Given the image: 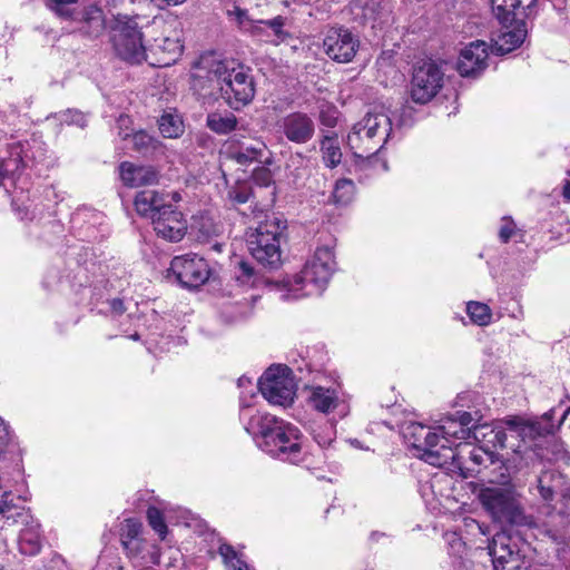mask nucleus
I'll list each match as a JSON object with an SVG mask.
<instances>
[{"label": "nucleus", "instance_id": "obj_43", "mask_svg": "<svg viewBox=\"0 0 570 570\" xmlns=\"http://www.w3.org/2000/svg\"><path fill=\"white\" fill-rule=\"evenodd\" d=\"M158 48L167 55V57L164 58L165 66L175 62L183 52V45L178 39L164 38L161 45H158Z\"/></svg>", "mask_w": 570, "mask_h": 570}, {"label": "nucleus", "instance_id": "obj_59", "mask_svg": "<svg viewBox=\"0 0 570 570\" xmlns=\"http://www.w3.org/2000/svg\"><path fill=\"white\" fill-rule=\"evenodd\" d=\"M112 313L121 315L125 312L124 302L119 298H114L109 302Z\"/></svg>", "mask_w": 570, "mask_h": 570}, {"label": "nucleus", "instance_id": "obj_21", "mask_svg": "<svg viewBox=\"0 0 570 570\" xmlns=\"http://www.w3.org/2000/svg\"><path fill=\"white\" fill-rule=\"evenodd\" d=\"M488 556L491 557L493 570H505L507 564L518 561L517 546L505 532L493 535L488 547Z\"/></svg>", "mask_w": 570, "mask_h": 570}, {"label": "nucleus", "instance_id": "obj_4", "mask_svg": "<svg viewBox=\"0 0 570 570\" xmlns=\"http://www.w3.org/2000/svg\"><path fill=\"white\" fill-rule=\"evenodd\" d=\"M501 423L503 430L507 431L509 442L520 444L522 450L527 448V454L517 455L513 453L512 458L507 459V462L499 466V475L492 480L499 484H509L517 471L528 464L533 452L532 442L539 436L553 433L554 424L550 422L548 414L535 421L512 416L501 421Z\"/></svg>", "mask_w": 570, "mask_h": 570}, {"label": "nucleus", "instance_id": "obj_44", "mask_svg": "<svg viewBox=\"0 0 570 570\" xmlns=\"http://www.w3.org/2000/svg\"><path fill=\"white\" fill-rule=\"evenodd\" d=\"M78 0H47L48 7L60 18L70 19L75 17L76 10L73 8Z\"/></svg>", "mask_w": 570, "mask_h": 570}, {"label": "nucleus", "instance_id": "obj_28", "mask_svg": "<svg viewBox=\"0 0 570 570\" xmlns=\"http://www.w3.org/2000/svg\"><path fill=\"white\" fill-rule=\"evenodd\" d=\"M22 147L17 145L10 149V155L0 163V186L7 188L6 180L16 181L22 168L26 166L21 156Z\"/></svg>", "mask_w": 570, "mask_h": 570}, {"label": "nucleus", "instance_id": "obj_47", "mask_svg": "<svg viewBox=\"0 0 570 570\" xmlns=\"http://www.w3.org/2000/svg\"><path fill=\"white\" fill-rule=\"evenodd\" d=\"M147 520L149 525L158 533L160 539H165L167 533V525L159 509L149 507L147 510Z\"/></svg>", "mask_w": 570, "mask_h": 570}, {"label": "nucleus", "instance_id": "obj_54", "mask_svg": "<svg viewBox=\"0 0 570 570\" xmlns=\"http://www.w3.org/2000/svg\"><path fill=\"white\" fill-rule=\"evenodd\" d=\"M253 180L262 187L269 186L273 181L272 171L266 167H261L254 170Z\"/></svg>", "mask_w": 570, "mask_h": 570}, {"label": "nucleus", "instance_id": "obj_8", "mask_svg": "<svg viewBox=\"0 0 570 570\" xmlns=\"http://www.w3.org/2000/svg\"><path fill=\"white\" fill-rule=\"evenodd\" d=\"M403 436L406 443L416 451L415 455L431 465H442L449 459H454V455L441 453L440 435L435 428L410 422L403 430Z\"/></svg>", "mask_w": 570, "mask_h": 570}, {"label": "nucleus", "instance_id": "obj_62", "mask_svg": "<svg viewBox=\"0 0 570 570\" xmlns=\"http://www.w3.org/2000/svg\"><path fill=\"white\" fill-rule=\"evenodd\" d=\"M513 563L514 564L511 566V568L509 570H530L529 567L527 564H524V562H519V560H518Z\"/></svg>", "mask_w": 570, "mask_h": 570}, {"label": "nucleus", "instance_id": "obj_3", "mask_svg": "<svg viewBox=\"0 0 570 570\" xmlns=\"http://www.w3.org/2000/svg\"><path fill=\"white\" fill-rule=\"evenodd\" d=\"M335 268L334 246L331 244L317 246L299 274L276 284L279 298L291 301L322 294Z\"/></svg>", "mask_w": 570, "mask_h": 570}, {"label": "nucleus", "instance_id": "obj_45", "mask_svg": "<svg viewBox=\"0 0 570 570\" xmlns=\"http://www.w3.org/2000/svg\"><path fill=\"white\" fill-rule=\"evenodd\" d=\"M228 17L234 19L240 29L252 31L254 33L258 32L259 26H257V21H252L246 10L235 7L233 10L228 11Z\"/></svg>", "mask_w": 570, "mask_h": 570}, {"label": "nucleus", "instance_id": "obj_60", "mask_svg": "<svg viewBox=\"0 0 570 570\" xmlns=\"http://www.w3.org/2000/svg\"><path fill=\"white\" fill-rule=\"evenodd\" d=\"M10 492H4L0 499V503H1V509L3 510V513L8 512L11 510L12 508V504L11 502L9 501V497H10Z\"/></svg>", "mask_w": 570, "mask_h": 570}, {"label": "nucleus", "instance_id": "obj_63", "mask_svg": "<svg viewBox=\"0 0 570 570\" xmlns=\"http://www.w3.org/2000/svg\"><path fill=\"white\" fill-rule=\"evenodd\" d=\"M233 570H249L248 564L243 560H237V564H234Z\"/></svg>", "mask_w": 570, "mask_h": 570}, {"label": "nucleus", "instance_id": "obj_30", "mask_svg": "<svg viewBox=\"0 0 570 570\" xmlns=\"http://www.w3.org/2000/svg\"><path fill=\"white\" fill-rule=\"evenodd\" d=\"M267 151V146L261 140H255L249 144H243L238 148L229 150V157L240 165H246L253 161H263V157Z\"/></svg>", "mask_w": 570, "mask_h": 570}, {"label": "nucleus", "instance_id": "obj_31", "mask_svg": "<svg viewBox=\"0 0 570 570\" xmlns=\"http://www.w3.org/2000/svg\"><path fill=\"white\" fill-rule=\"evenodd\" d=\"M322 160L328 168H335L342 161V149L336 134L324 135L320 141Z\"/></svg>", "mask_w": 570, "mask_h": 570}, {"label": "nucleus", "instance_id": "obj_32", "mask_svg": "<svg viewBox=\"0 0 570 570\" xmlns=\"http://www.w3.org/2000/svg\"><path fill=\"white\" fill-rule=\"evenodd\" d=\"M121 542L125 549L129 552H138L141 542L138 537L141 531V523L137 519H126L120 529Z\"/></svg>", "mask_w": 570, "mask_h": 570}, {"label": "nucleus", "instance_id": "obj_36", "mask_svg": "<svg viewBox=\"0 0 570 570\" xmlns=\"http://www.w3.org/2000/svg\"><path fill=\"white\" fill-rule=\"evenodd\" d=\"M158 127L165 138H178L184 132L180 116L171 112H166L159 118Z\"/></svg>", "mask_w": 570, "mask_h": 570}, {"label": "nucleus", "instance_id": "obj_14", "mask_svg": "<svg viewBox=\"0 0 570 570\" xmlns=\"http://www.w3.org/2000/svg\"><path fill=\"white\" fill-rule=\"evenodd\" d=\"M279 128L287 140L297 145L308 142L315 134L313 118L302 111H293L284 116L279 121Z\"/></svg>", "mask_w": 570, "mask_h": 570}, {"label": "nucleus", "instance_id": "obj_20", "mask_svg": "<svg viewBox=\"0 0 570 570\" xmlns=\"http://www.w3.org/2000/svg\"><path fill=\"white\" fill-rule=\"evenodd\" d=\"M347 145L354 156L360 159H367L376 155L384 146L377 142L375 135L367 132L360 122H356L347 135Z\"/></svg>", "mask_w": 570, "mask_h": 570}, {"label": "nucleus", "instance_id": "obj_15", "mask_svg": "<svg viewBox=\"0 0 570 570\" xmlns=\"http://www.w3.org/2000/svg\"><path fill=\"white\" fill-rule=\"evenodd\" d=\"M156 234L169 242H179L186 234L187 223L183 214L167 205L151 222Z\"/></svg>", "mask_w": 570, "mask_h": 570}, {"label": "nucleus", "instance_id": "obj_58", "mask_svg": "<svg viewBox=\"0 0 570 570\" xmlns=\"http://www.w3.org/2000/svg\"><path fill=\"white\" fill-rule=\"evenodd\" d=\"M141 558L145 560L144 564L146 568H149V564H158L160 559L159 549L156 546H151Z\"/></svg>", "mask_w": 570, "mask_h": 570}, {"label": "nucleus", "instance_id": "obj_24", "mask_svg": "<svg viewBox=\"0 0 570 570\" xmlns=\"http://www.w3.org/2000/svg\"><path fill=\"white\" fill-rule=\"evenodd\" d=\"M306 402L313 410L328 414L338 407L341 401L338 392L334 387L311 385L306 387Z\"/></svg>", "mask_w": 570, "mask_h": 570}, {"label": "nucleus", "instance_id": "obj_6", "mask_svg": "<svg viewBox=\"0 0 570 570\" xmlns=\"http://www.w3.org/2000/svg\"><path fill=\"white\" fill-rule=\"evenodd\" d=\"M112 46L117 56L130 63L146 59L142 32L135 17L118 16L112 35Z\"/></svg>", "mask_w": 570, "mask_h": 570}, {"label": "nucleus", "instance_id": "obj_57", "mask_svg": "<svg viewBox=\"0 0 570 570\" xmlns=\"http://www.w3.org/2000/svg\"><path fill=\"white\" fill-rule=\"evenodd\" d=\"M514 232V223L510 219H503V224L499 230L501 242L508 243Z\"/></svg>", "mask_w": 570, "mask_h": 570}, {"label": "nucleus", "instance_id": "obj_9", "mask_svg": "<svg viewBox=\"0 0 570 570\" xmlns=\"http://www.w3.org/2000/svg\"><path fill=\"white\" fill-rule=\"evenodd\" d=\"M443 86V71L432 60L424 61L414 68L410 96L415 104L425 105L431 101Z\"/></svg>", "mask_w": 570, "mask_h": 570}, {"label": "nucleus", "instance_id": "obj_12", "mask_svg": "<svg viewBox=\"0 0 570 570\" xmlns=\"http://www.w3.org/2000/svg\"><path fill=\"white\" fill-rule=\"evenodd\" d=\"M323 46L331 59L345 63L354 58L358 40L347 29L337 28L327 31Z\"/></svg>", "mask_w": 570, "mask_h": 570}, {"label": "nucleus", "instance_id": "obj_51", "mask_svg": "<svg viewBox=\"0 0 570 570\" xmlns=\"http://www.w3.org/2000/svg\"><path fill=\"white\" fill-rule=\"evenodd\" d=\"M132 146L137 151H146L149 148H155L154 138L146 131H137L131 136Z\"/></svg>", "mask_w": 570, "mask_h": 570}, {"label": "nucleus", "instance_id": "obj_22", "mask_svg": "<svg viewBox=\"0 0 570 570\" xmlns=\"http://www.w3.org/2000/svg\"><path fill=\"white\" fill-rule=\"evenodd\" d=\"M537 0H491L492 11L500 23H512L519 16L528 17Z\"/></svg>", "mask_w": 570, "mask_h": 570}, {"label": "nucleus", "instance_id": "obj_49", "mask_svg": "<svg viewBox=\"0 0 570 570\" xmlns=\"http://www.w3.org/2000/svg\"><path fill=\"white\" fill-rule=\"evenodd\" d=\"M252 195L250 186L247 183H238L234 187H232L227 197L234 204H245Z\"/></svg>", "mask_w": 570, "mask_h": 570}, {"label": "nucleus", "instance_id": "obj_29", "mask_svg": "<svg viewBox=\"0 0 570 570\" xmlns=\"http://www.w3.org/2000/svg\"><path fill=\"white\" fill-rule=\"evenodd\" d=\"M19 550L22 554L35 556L40 551V524L36 521L27 523L18 538Z\"/></svg>", "mask_w": 570, "mask_h": 570}, {"label": "nucleus", "instance_id": "obj_10", "mask_svg": "<svg viewBox=\"0 0 570 570\" xmlns=\"http://www.w3.org/2000/svg\"><path fill=\"white\" fill-rule=\"evenodd\" d=\"M170 271L181 286L197 288L210 276L208 263L197 255L177 256L170 263Z\"/></svg>", "mask_w": 570, "mask_h": 570}, {"label": "nucleus", "instance_id": "obj_33", "mask_svg": "<svg viewBox=\"0 0 570 570\" xmlns=\"http://www.w3.org/2000/svg\"><path fill=\"white\" fill-rule=\"evenodd\" d=\"M497 461L498 458L492 450L484 446H474L469 449L468 461L465 463H471V465L466 466L468 470L472 473H479L481 466L487 468L493 465Z\"/></svg>", "mask_w": 570, "mask_h": 570}, {"label": "nucleus", "instance_id": "obj_52", "mask_svg": "<svg viewBox=\"0 0 570 570\" xmlns=\"http://www.w3.org/2000/svg\"><path fill=\"white\" fill-rule=\"evenodd\" d=\"M94 570H124L117 556H102Z\"/></svg>", "mask_w": 570, "mask_h": 570}, {"label": "nucleus", "instance_id": "obj_40", "mask_svg": "<svg viewBox=\"0 0 570 570\" xmlns=\"http://www.w3.org/2000/svg\"><path fill=\"white\" fill-rule=\"evenodd\" d=\"M235 279L240 286L245 287H254L259 281L254 267L244 261L238 263L235 272Z\"/></svg>", "mask_w": 570, "mask_h": 570}, {"label": "nucleus", "instance_id": "obj_34", "mask_svg": "<svg viewBox=\"0 0 570 570\" xmlns=\"http://www.w3.org/2000/svg\"><path fill=\"white\" fill-rule=\"evenodd\" d=\"M237 118L234 114L210 112L207 116V127L218 134L227 135L237 128Z\"/></svg>", "mask_w": 570, "mask_h": 570}, {"label": "nucleus", "instance_id": "obj_25", "mask_svg": "<svg viewBox=\"0 0 570 570\" xmlns=\"http://www.w3.org/2000/svg\"><path fill=\"white\" fill-rule=\"evenodd\" d=\"M367 132L374 134L377 142L385 145L392 130V122L383 108L375 107L358 121Z\"/></svg>", "mask_w": 570, "mask_h": 570}, {"label": "nucleus", "instance_id": "obj_39", "mask_svg": "<svg viewBox=\"0 0 570 570\" xmlns=\"http://www.w3.org/2000/svg\"><path fill=\"white\" fill-rule=\"evenodd\" d=\"M354 193L355 185L353 180L346 178L340 179L336 181L333 190L334 202L340 205H346L353 199Z\"/></svg>", "mask_w": 570, "mask_h": 570}, {"label": "nucleus", "instance_id": "obj_11", "mask_svg": "<svg viewBox=\"0 0 570 570\" xmlns=\"http://www.w3.org/2000/svg\"><path fill=\"white\" fill-rule=\"evenodd\" d=\"M529 491H537L544 503H551L557 494L562 497L566 508L562 513H570V488L566 485V478L557 470H543Z\"/></svg>", "mask_w": 570, "mask_h": 570}, {"label": "nucleus", "instance_id": "obj_5", "mask_svg": "<svg viewBox=\"0 0 570 570\" xmlns=\"http://www.w3.org/2000/svg\"><path fill=\"white\" fill-rule=\"evenodd\" d=\"M479 498L483 508L494 520L511 525L530 523L511 491L502 488H485L480 492Z\"/></svg>", "mask_w": 570, "mask_h": 570}, {"label": "nucleus", "instance_id": "obj_16", "mask_svg": "<svg viewBox=\"0 0 570 570\" xmlns=\"http://www.w3.org/2000/svg\"><path fill=\"white\" fill-rule=\"evenodd\" d=\"M119 177L128 188L156 186L160 180V171L153 165L122 161L119 165Z\"/></svg>", "mask_w": 570, "mask_h": 570}, {"label": "nucleus", "instance_id": "obj_7", "mask_svg": "<svg viewBox=\"0 0 570 570\" xmlns=\"http://www.w3.org/2000/svg\"><path fill=\"white\" fill-rule=\"evenodd\" d=\"M257 387L264 399L273 405L288 406L296 395L292 370L286 365L268 367L259 379Z\"/></svg>", "mask_w": 570, "mask_h": 570}, {"label": "nucleus", "instance_id": "obj_53", "mask_svg": "<svg viewBox=\"0 0 570 570\" xmlns=\"http://www.w3.org/2000/svg\"><path fill=\"white\" fill-rule=\"evenodd\" d=\"M218 552L223 558L224 562L230 568H233L234 564H237V560H242L238 557L237 552L234 550V548L229 544H220Z\"/></svg>", "mask_w": 570, "mask_h": 570}, {"label": "nucleus", "instance_id": "obj_37", "mask_svg": "<svg viewBox=\"0 0 570 570\" xmlns=\"http://www.w3.org/2000/svg\"><path fill=\"white\" fill-rule=\"evenodd\" d=\"M309 432L314 441L321 448H328L336 439L335 425L332 422H324L323 424H314L311 426Z\"/></svg>", "mask_w": 570, "mask_h": 570}, {"label": "nucleus", "instance_id": "obj_56", "mask_svg": "<svg viewBox=\"0 0 570 570\" xmlns=\"http://www.w3.org/2000/svg\"><path fill=\"white\" fill-rule=\"evenodd\" d=\"M445 538L451 547L453 554L460 556L464 551L465 544L462 542L461 538L456 535V533H446Z\"/></svg>", "mask_w": 570, "mask_h": 570}, {"label": "nucleus", "instance_id": "obj_2", "mask_svg": "<svg viewBox=\"0 0 570 570\" xmlns=\"http://www.w3.org/2000/svg\"><path fill=\"white\" fill-rule=\"evenodd\" d=\"M195 86L219 91L222 98L234 110L248 105L255 96L254 79L243 66L234 61L220 60L215 55H204L194 66Z\"/></svg>", "mask_w": 570, "mask_h": 570}, {"label": "nucleus", "instance_id": "obj_55", "mask_svg": "<svg viewBox=\"0 0 570 570\" xmlns=\"http://www.w3.org/2000/svg\"><path fill=\"white\" fill-rule=\"evenodd\" d=\"M11 440L9 425L0 417V456L7 451Z\"/></svg>", "mask_w": 570, "mask_h": 570}, {"label": "nucleus", "instance_id": "obj_18", "mask_svg": "<svg viewBox=\"0 0 570 570\" xmlns=\"http://www.w3.org/2000/svg\"><path fill=\"white\" fill-rule=\"evenodd\" d=\"M286 226L277 218L266 219L248 235L247 246L252 256H261V246L279 245Z\"/></svg>", "mask_w": 570, "mask_h": 570}, {"label": "nucleus", "instance_id": "obj_48", "mask_svg": "<svg viewBox=\"0 0 570 570\" xmlns=\"http://www.w3.org/2000/svg\"><path fill=\"white\" fill-rule=\"evenodd\" d=\"M338 114L334 105L323 104L320 107V122L327 128H334L337 125Z\"/></svg>", "mask_w": 570, "mask_h": 570}, {"label": "nucleus", "instance_id": "obj_13", "mask_svg": "<svg viewBox=\"0 0 570 570\" xmlns=\"http://www.w3.org/2000/svg\"><path fill=\"white\" fill-rule=\"evenodd\" d=\"M489 46L483 40H475L465 46L459 56L458 71L462 77H475L488 67Z\"/></svg>", "mask_w": 570, "mask_h": 570}, {"label": "nucleus", "instance_id": "obj_19", "mask_svg": "<svg viewBox=\"0 0 570 570\" xmlns=\"http://www.w3.org/2000/svg\"><path fill=\"white\" fill-rule=\"evenodd\" d=\"M78 27L77 30L91 39L100 37L106 29V19L101 8L90 4L77 11L72 18Z\"/></svg>", "mask_w": 570, "mask_h": 570}, {"label": "nucleus", "instance_id": "obj_46", "mask_svg": "<svg viewBox=\"0 0 570 570\" xmlns=\"http://www.w3.org/2000/svg\"><path fill=\"white\" fill-rule=\"evenodd\" d=\"M455 420L460 422V425L468 428L471 431V439L480 441V429L479 419L474 417L471 413L465 411H458L454 415Z\"/></svg>", "mask_w": 570, "mask_h": 570}, {"label": "nucleus", "instance_id": "obj_41", "mask_svg": "<svg viewBox=\"0 0 570 570\" xmlns=\"http://www.w3.org/2000/svg\"><path fill=\"white\" fill-rule=\"evenodd\" d=\"M51 118L58 120L61 125H75L79 128H85L88 122L87 116L77 109H67L57 112L53 116H51Z\"/></svg>", "mask_w": 570, "mask_h": 570}, {"label": "nucleus", "instance_id": "obj_50", "mask_svg": "<svg viewBox=\"0 0 570 570\" xmlns=\"http://www.w3.org/2000/svg\"><path fill=\"white\" fill-rule=\"evenodd\" d=\"M257 26H259L258 31L262 30V26H266L273 32V35L278 39H284L286 32L284 31L285 18L282 16H277L269 20H259L257 21Z\"/></svg>", "mask_w": 570, "mask_h": 570}, {"label": "nucleus", "instance_id": "obj_26", "mask_svg": "<svg viewBox=\"0 0 570 570\" xmlns=\"http://www.w3.org/2000/svg\"><path fill=\"white\" fill-rule=\"evenodd\" d=\"M483 441L488 446L497 449H511L517 455L524 453L527 454V448L521 449L520 444L509 442L507 431L503 430L502 423H498L494 426L482 424L480 429V441Z\"/></svg>", "mask_w": 570, "mask_h": 570}, {"label": "nucleus", "instance_id": "obj_27", "mask_svg": "<svg viewBox=\"0 0 570 570\" xmlns=\"http://www.w3.org/2000/svg\"><path fill=\"white\" fill-rule=\"evenodd\" d=\"M134 205L140 216L150 218L151 222L167 206L165 195L156 190L137 193Z\"/></svg>", "mask_w": 570, "mask_h": 570}, {"label": "nucleus", "instance_id": "obj_38", "mask_svg": "<svg viewBox=\"0 0 570 570\" xmlns=\"http://www.w3.org/2000/svg\"><path fill=\"white\" fill-rule=\"evenodd\" d=\"M466 313L471 321L479 326H485L490 324L492 318L490 307L487 304L480 302H469L466 304Z\"/></svg>", "mask_w": 570, "mask_h": 570}, {"label": "nucleus", "instance_id": "obj_23", "mask_svg": "<svg viewBox=\"0 0 570 570\" xmlns=\"http://www.w3.org/2000/svg\"><path fill=\"white\" fill-rule=\"evenodd\" d=\"M502 27L492 37V51L497 55H505L518 47L524 41L525 30L521 26L511 28L512 23H501Z\"/></svg>", "mask_w": 570, "mask_h": 570}, {"label": "nucleus", "instance_id": "obj_17", "mask_svg": "<svg viewBox=\"0 0 570 570\" xmlns=\"http://www.w3.org/2000/svg\"><path fill=\"white\" fill-rule=\"evenodd\" d=\"M435 429L440 435V442L443 441L441 444L439 443L441 453H446L450 456L454 455L453 460H455L456 455L453 453L452 446L460 449V455L469 448L468 444L462 446V441L471 439V431L468 428L461 426L454 416L444 419L442 424Z\"/></svg>", "mask_w": 570, "mask_h": 570}, {"label": "nucleus", "instance_id": "obj_61", "mask_svg": "<svg viewBox=\"0 0 570 570\" xmlns=\"http://www.w3.org/2000/svg\"><path fill=\"white\" fill-rule=\"evenodd\" d=\"M562 196L564 199L570 200V180L564 181Z\"/></svg>", "mask_w": 570, "mask_h": 570}, {"label": "nucleus", "instance_id": "obj_42", "mask_svg": "<svg viewBox=\"0 0 570 570\" xmlns=\"http://www.w3.org/2000/svg\"><path fill=\"white\" fill-rule=\"evenodd\" d=\"M261 256L253 257L262 265L275 268L281 264L282 252L279 245L261 246Z\"/></svg>", "mask_w": 570, "mask_h": 570}, {"label": "nucleus", "instance_id": "obj_35", "mask_svg": "<svg viewBox=\"0 0 570 570\" xmlns=\"http://www.w3.org/2000/svg\"><path fill=\"white\" fill-rule=\"evenodd\" d=\"M252 312L250 304L245 302H229L222 307L220 317L227 324L245 320Z\"/></svg>", "mask_w": 570, "mask_h": 570}, {"label": "nucleus", "instance_id": "obj_1", "mask_svg": "<svg viewBox=\"0 0 570 570\" xmlns=\"http://www.w3.org/2000/svg\"><path fill=\"white\" fill-rule=\"evenodd\" d=\"M239 419L256 446L269 456L293 464L304 460L303 434L294 424L249 405H242Z\"/></svg>", "mask_w": 570, "mask_h": 570}, {"label": "nucleus", "instance_id": "obj_64", "mask_svg": "<svg viewBox=\"0 0 570 570\" xmlns=\"http://www.w3.org/2000/svg\"><path fill=\"white\" fill-rule=\"evenodd\" d=\"M168 196H170L171 200L175 203H179L183 199L179 191H173L171 194H168Z\"/></svg>", "mask_w": 570, "mask_h": 570}]
</instances>
